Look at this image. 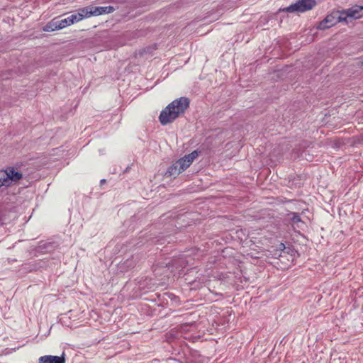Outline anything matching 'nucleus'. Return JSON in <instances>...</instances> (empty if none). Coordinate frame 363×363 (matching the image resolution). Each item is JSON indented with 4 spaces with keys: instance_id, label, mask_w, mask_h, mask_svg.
Returning a JSON list of instances; mask_svg holds the SVG:
<instances>
[{
    "instance_id": "nucleus-1",
    "label": "nucleus",
    "mask_w": 363,
    "mask_h": 363,
    "mask_svg": "<svg viewBox=\"0 0 363 363\" xmlns=\"http://www.w3.org/2000/svg\"><path fill=\"white\" fill-rule=\"evenodd\" d=\"M362 16L363 6L355 5L347 10L332 12L319 23L317 28L320 30H325L337 24L338 22H345L347 24H349L353 20L360 18Z\"/></svg>"
},
{
    "instance_id": "nucleus-2",
    "label": "nucleus",
    "mask_w": 363,
    "mask_h": 363,
    "mask_svg": "<svg viewBox=\"0 0 363 363\" xmlns=\"http://www.w3.org/2000/svg\"><path fill=\"white\" fill-rule=\"evenodd\" d=\"M189 105L187 98L181 97L173 101L161 113L159 117L162 125L173 122L181 113H183Z\"/></svg>"
},
{
    "instance_id": "nucleus-3",
    "label": "nucleus",
    "mask_w": 363,
    "mask_h": 363,
    "mask_svg": "<svg viewBox=\"0 0 363 363\" xmlns=\"http://www.w3.org/2000/svg\"><path fill=\"white\" fill-rule=\"evenodd\" d=\"M22 173L14 167H8L4 170H1L0 188L2 186L7 187L12 184H15L22 179Z\"/></svg>"
},
{
    "instance_id": "nucleus-4",
    "label": "nucleus",
    "mask_w": 363,
    "mask_h": 363,
    "mask_svg": "<svg viewBox=\"0 0 363 363\" xmlns=\"http://www.w3.org/2000/svg\"><path fill=\"white\" fill-rule=\"evenodd\" d=\"M315 5L314 0H298L288 7L279 9L280 11L289 13H303L312 9Z\"/></svg>"
},
{
    "instance_id": "nucleus-5",
    "label": "nucleus",
    "mask_w": 363,
    "mask_h": 363,
    "mask_svg": "<svg viewBox=\"0 0 363 363\" xmlns=\"http://www.w3.org/2000/svg\"><path fill=\"white\" fill-rule=\"evenodd\" d=\"M68 20V17L63 19L54 18L44 26L43 30L46 32H51L62 29L71 25Z\"/></svg>"
},
{
    "instance_id": "nucleus-6",
    "label": "nucleus",
    "mask_w": 363,
    "mask_h": 363,
    "mask_svg": "<svg viewBox=\"0 0 363 363\" xmlns=\"http://www.w3.org/2000/svg\"><path fill=\"white\" fill-rule=\"evenodd\" d=\"M198 157L196 151H194L191 153L185 155L184 157L177 161L182 172L186 170L193 162V161Z\"/></svg>"
},
{
    "instance_id": "nucleus-7",
    "label": "nucleus",
    "mask_w": 363,
    "mask_h": 363,
    "mask_svg": "<svg viewBox=\"0 0 363 363\" xmlns=\"http://www.w3.org/2000/svg\"><path fill=\"white\" fill-rule=\"evenodd\" d=\"M86 9L88 10L89 17L91 16H99L104 13H110L114 11L115 9L111 6H98V7H91L87 6Z\"/></svg>"
},
{
    "instance_id": "nucleus-8",
    "label": "nucleus",
    "mask_w": 363,
    "mask_h": 363,
    "mask_svg": "<svg viewBox=\"0 0 363 363\" xmlns=\"http://www.w3.org/2000/svg\"><path fill=\"white\" fill-rule=\"evenodd\" d=\"M39 363H65V354L61 356L45 355L39 358Z\"/></svg>"
},
{
    "instance_id": "nucleus-9",
    "label": "nucleus",
    "mask_w": 363,
    "mask_h": 363,
    "mask_svg": "<svg viewBox=\"0 0 363 363\" xmlns=\"http://www.w3.org/2000/svg\"><path fill=\"white\" fill-rule=\"evenodd\" d=\"M86 7L83 8L79 11L78 13L71 14L68 16V21L70 22L71 25L80 21L84 18H89V14L87 12Z\"/></svg>"
},
{
    "instance_id": "nucleus-10",
    "label": "nucleus",
    "mask_w": 363,
    "mask_h": 363,
    "mask_svg": "<svg viewBox=\"0 0 363 363\" xmlns=\"http://www.w3.org/2000/svg\"><path fill=\"white\" fill-rule=\"evenodd\" d=\"M182 172L180 169L179 164L176 162L171 167H169L168 170L166 172V174L169 177H175Z\"/></svg>"
},
{
    "instance_id": "nucleus-11",
    "label": "nucleus",
    "mask_w": 363,
    "mask_h": 363,
    "mask_svg": "<svg viewBox=\"0 0 363 363\" xmlns=\"http://www.w3.org/2000/svg\"><path fill=\"white\" fill-rule=\"evenodd\" d=\"M291 220H292L293 223H296V224H297V223L301 222L300 217L298 215L295 214V213L293 214V217L291 218Z\"/></svg>"
},
{
    "instance_id": "nucleus-12",
    "label": "nucleus",
    "mask_w": 363,
    "mask_h": 363,
    "mask_svg": "<svg viewBox=\"0 0 363 363\" xmlns=\"http://www.w3.org/2000/svg\"><path fill=\"white\" fill-rule=\"evenodd\" d=\"M105 182H106V180H105V179H101V183H104Z\"/></svg>"
},
{
    "instance_id": "nucleus-13",
    "label": "nucleus",
    "mask_w": 363,
    "mask_h": 363,
    "mask_svg": "<svg viewBox=\"0 0 363 363\" xmlns=\"http://www.w3.org/2000/svg\"><path fill=\"white\" fill-rule=\"evenodd\" d=\"M281 247H284V244H282V243L281 244Z\"/></svg>"
}]
</instances>
